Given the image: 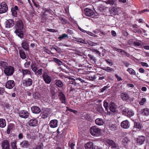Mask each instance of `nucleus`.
Here are the masks:
<instances>
[{"label": "nucleus", "instance_id": "f257e3e1", "mask_svg": "<svg viewBox=\"0 0 149 149\" xmlns=\"http://www.w3.org/2000/svg\"><path fill=\"white\" fill-rule=\"evenodd\" d=\"M15 27L16 29L15 33L20 38H23L24 34L22 30L24 29V25L22 21L19 19L17 20Z\"/></svg>", "mask_w": 149, "mask_h": 149}, {"label": "nucleus", "instance_id": "f03ea898", "mask_svg": "<svg viewBox=\"0 0 149 149\" xmlns=\"http://www.w3.org/2000/svg\"><path fill=\"white\" fill-rule=\"evenodd\" d=\"M90 130V133L93 136H96L100 135V129L96 126L91 127Z\"/></svg>", "mask_w": 149, "mask_h": 149}, {"label": "nucleus", "instance_id": "7ed1b4c3", "mask_svg": "<svg viewBox=\"0 0 149 149\" xmlns=\"http://www.w3.org/2000/svg\"><path fill=\"white\" fill-rule=\"evenodd\" d=\"M15 71L14 67L12 66H8L4 70V72L5 74L7 76L12 75Z\"/></svg>", "mask_w": 149, "mask_h": 149}, {"label": "nucleus", "instance_id": "20e7f679", "mask_svg": "<svg viewBox=\"0 0 149 149\" xmlns=\"http://www.w3.org/2000/svg\"><path fill=\"white\" fill-rule=\"evenodd\" d=\"M42 77L44 81L47 84H50L52 81V77L47 73H44L42 75Z\"/></svg>", "mask_w": 149, "mask_h": 149}, {"label": "nucleus", "instance_id": "39448f33", "mask_svg": "<svg viewBox=\"0 0 149 149\" xmlns=\"http://www.w3.org/2000/svg\"><path fill=\"white\" fill-rule=\"evenodd\" d=\"M8 10V6L6 2H2L0 5V14L5 13Z\"/></svg>", "mask_w": 149, "mask_h": 149}, {"label": "nucleus", "instance_id": "423d86ee", "mask_svg": "<svg viewBox=\"0 0 149 149\" xmlns=\"http://www.w3.org/2000/svg\"><path fill=\"white\" fill-rule=\"evenodd\" d=\"M51 13V10L49 9H46L45 11L43 13L41 17V19L43 20V22H45L47 19L48 14H50Z\"/></svg>", "mask_w": 149, "mask_h": 149}, {"label": "nucleus", "instance_id": "0eeeda50", "mask_svg": "<svg viewBox=\"0 0 149 149\" xmlns=\"http://www.w3.org/2000/svg\"><path fill=\"white\" fill-rule=\"evenodd\" d=\"M123 115L129 117H130L134 115L133 111L127 108H125L123 111Z\"/></svg>", "mask_w": 149, "mask_h": 149}, {"label": "nucleus", "instance_id": "6e6552de", "mask_svg": "<svg viewBox=\"0 0 149 149\" xmlns=\"http://www.w3.org/2000/svg\"><path fill=\"white\" fill-rule=\"evenodd\" d=\"M145 141L146 137L143 136H138L136 139V143L139 145L144 144Z\"/></svg>", "mask_w": 149, "mask_h": 149}, {"label": "nucleus", "instance_id": "1a4fd4ad", "mask_svg": "<svg viewBox=\"0 0 149 149\" xmlns=\"http://www.w3.org/2000/svg\"><path fill=\"white\" fill-rule=\"evenodd\" d=\"M30 115V113L27 111L24 110L21 111L19 113V116L24 118H28Z\"/></svg>", "mask_w": 149, "mask_h": 149}, {"label": "nucleus", "instance_id": "9d476101", "mask_svg": "<svg viewBox=\"0 0 149 149\" xmlns=\"http://www.w3.org/2000/svg\"><path fill=\"white\" fill-rule=\"evenodd\" d=\"M134 45L135 46H141L143 47H149L148 45H146V44L143 41L139 40L137 39H134Z\"/></svg>", "mask_w": 149, "mask_h": 149}, {"label": "nucleus", "instance_id": "9b49d317", "mask_svg": "<svg viewBox=\"0 0 149 149\" xmlns=\"http://www.w3.org/2000/svg\"><path fill=\"white\" fill-rule=\"evenodd\" d=\"M23 85L26 87H29L31 86L33 84V80L31 78H28L22 81Z\"/></svg>", "mask_w": 149, "mask_h": 149}, {"label": "nucleus", "instance_id": "f8f14e48", "mask_svg": "<svg viewBox=\"0 0 149 149\" xmlns=\"http://www.w3.org/2000/svg\"><path fill=\"white\" fill-rule=\"evenodd\" d=\"M15 84L13 80H10L8 81L6 84V87L8 89H11L14 86Z\"/></svg>", "mask_w": 149, "mask_h": 149}, {"label": "nucleus", "instance_id": "ddd939ff", "mask_svg": "<svg viewBox=\"0 0 149 149\" xmlns=\"http://www.w3.org/2000/svg\"><path fill=\"white\" fill-rule=\"evenodd\" d=\"M58 97L62 103L66 104V98L65 95L62 92H61L59 93Z\"/></svg>", "mask_w": 149, "mask_h": 149}, {"label": "nucleus", "instance_id": "4468645a", "mask_svg": "<svg viewBox=\"0 0 149 149\" xmlns=\"http://www.w3.org/2000/svg\"><path fill=\"white\" fill-rule=\"evenodd\" d=\"M19 10V8L17 6L12 7L11 9V12L13 16L17 17V11Z\"/></svg>", "mask_w": 149, "mask_h": 149}, {"label": "nucleus", "instance_id": "2eb2a0df", "mask_svg": "<svg viewBox=\"0 0 149 149\" xmlns=\"http://www.w3.org/2000/svg\"><path fill=\"white\" fill-rule=\"evenodd\" d=\"M38 120L36 118H33L30 119L28 122V124L29 126L32 127L36 126L38 125Z\"/></svg>", "mask_w": 149, "mask_h": 149}, {"label": "nucleus", "instance_id": "dca6fc26", "mask_svg": "<svg viewBox=\"0 0 149 149\" xmlns=\"http://www.w3.org/2000/svg\"><path fill=\"white\" fill-rule=\"evenodd\" d=\"M3 149H10V148L8 140H4L1 143Z\"/></svg>", "mask_w": 149, "mask_h": 149}, {"label": "nucleus", "instance_id": "f3484780", "mask_svg": "<svg viewBox=\"0 0 149 149\" xmlns=\"http://www.w3.org/2000/svg\"><path fill=\"white\" fill-rule=\"evenodd\" d=\"M58 121L56 119L52 120L49 123V126L50 127L54 128L58 126Z\"/></svg>", "mask_w": 149, "mask_h": 149}, {"label": "nucleus", "instance_id": "a211bd4d", "mask_svg": "<svg viewBox=\"0 0 149 149\" xmlns=\"http://www.w3.org/2000/svg\"><path fill=\"white\" fill-rule=\"evenodd\" d=\"M6 28L12 27L14 24V21L11 19L7 20L6 22Z\"/></svg>", "mask_w": 149, "mask_h": 149}, {"label": "nucleus", "instance_id": "6ab92c4d", "mask_svg": "<svg viewBox=\"0 0 149 149\" xmlns=\"http://www.w3.org/2000/svg\"><path fill=\"white\" fill-rule=\"evenodd\" d=\"M84 12L85 15L88 16H91L94 14V12L93 10L90 9L85 8Z\"/></svg>", "mask_w": 149, "mask_h": 149}, {"label": "nucleus", "instance_id": "aec40b11", "mask_svg": "<svg viewBox=\"0 0 149 149\" xmlns=\"http://www.w3.org/2000/svg\"><path fill=\"white\" fill-rule=\"evenodd\" d=\"M32 112L34 113L38 114L41 112L40 109L37 106H33L31 108Z\"/></svg>", "mask_w": 149, "mask_h": 149}, {"label": "nucleus", "instance_id": "412c9836", "mask_svg": "<svg viewBox=\"0 0 149 149\" xmlns=\"http://www.w3.org/2000/svg\"><path fill=\"white\" fill-rule=\"evenodd\" d=\"M21 146L23 148H26L30 145L29 142L26 140H24L20 143Z\"/></svg>", "mask_w": 149, "mask_h": 149}, {"label": "nucleus", "instance_id": "4be33fe9", "mask_svg": "<svg viewBox=\"0 0 149 149\" xmlns=\"http://www.w3.org/2000/svg\"><path fill=\"white\" fill-rule=\"evenodd\" d=\"M130 123L127 120H125L122 122V127L124 129H127L129 127Z\"/></svg>", "mask_w": 149, "mask_h": 149}, {"label": "nucleus", "instance_id": "5701e85b", "mask_svg": "<svg viewBox=\"0 0 149 149\" xmlns=\"http://www.w3.org/2000/svg\"><path fill=\"white\" fill-rule=\"evenodd\" d=\"M110 110L113 112H116V106L115 104L113 102H111L109 105Z\"/></svg>", "mask_w": 149, "mask_h": 149}, {"label": "nucleus", "instance_id": "b1692460", "mask_svg": "<svg viewBox=\"0 0 149 149\" xmlns=\"http://www.w3.org/2000/svg\"><path fill=\"white\" fill-rule=\"evenodd\" d=\"M122 99L125 101H130L129 96L127 93H122Z\"/></svg>", "mask_w": 149, "mask_h": 149}, {"label": "nucleus", "instance_id": "393cba45", "mask_svg": "<svg viewBox=\"0 0 149 149\" xmlns=\"http://www.w3.org/2000/svg\"><path fill=\"white\" fill-rule=\"evenodd\" d=\"M85 147L86 149H93V144L92 142H89L85 145Z\"/></svg>", "mask_w": 149, "mask_h": 149}, {"label": "nucleus", "instance_id": "a878e982", "mask_svg": "<svg viewBox=\"0 0 149 149\" xmlns=\"http://www.w3.org/2000/svg\"><path fill=\"white\" fill-rule=\"evenodd\" d=\"M55 84L57 87L61 88L63 86V84L61 81L59 79H56L54 81Z\"/></svg>", "mask_w": 149, "mask_h": 149}, {"label": "nucleus", "instance_id": "bb28decb", "mask_svg": "<svg viewBox=\"0 0 149 149\" xmlns=\"http://www.w3.org/2000/svg\"><path fill=\"white\" fill-rule=\"evenodd\" d=\"M95 123L96 125H102L104 123L103 120L101 118H97L95 120Z\"/></svg>", "mask_w": 149, "mask_h": 149}, {"label": "nucleus", "instance_id": "cd10ccee", "mask_svg": "<svg viewBox=\"0 0 149 149\" xmlns=\"http://www.w3.org/2000/svg\"><path fill=\"white\" fill-rule=\"evenodd\" d=\"M21 72L22 73V75L23 77L27 74L31 75V73L30 70L28 69H22Z\"/></svg>", "mask_w": 149, "mask_h": 149}, {"label": "nucleus", "instance_id": "c85d7f7f", "mask_svg": "<svg viewBox=\"0 0 149 149\" xmlns=\"http://www.w3.org/2000/svg\"><path fill=\"white\" fill-rule=\"evenodd\" d=\"M141 113L143 115L148 116L149 115V109L148 108L143 109L141 110Z\"/></svg>", "mask_w": 149, "mask_h": 149}, {"label": "nucleus", "instance_id": "c756f323", "mask_svg": "<svg viewBox=\"0 0 149 149\" xmlns=\"http://www.w3.org/2000/svg\"><path fill=\"white\" fill-rule=\"evenodd\" d=\"M6 125V123L5 120L3 118L0 119V127L4 128Z\"/></svg>", "mask_w": 149, "mask_h": 149}, {"label": "nucleus", "instance_id": "7c9ffc66", "mask_svg": "<svg viewBox=\"0 0 149 149\" xmlns=\"http://www.w3.org/2000/svg\"><path fill=\"white\" fill-rule=\"evenodd\" d=\"M31 69L35 73H36L38 70L36 66V64L35 63H32L31 64Z\"/></svg>", "mask_w": 149, "mask_h": 149}, {"label": "nucleus", "instance_id": "2f4dec72", "mask_svg": "<svg viewBox=\"0 0 149 149\" xmlns=\"http://www.w3.org/2000/svg\"><path fill=\"white\" fill-rule=\"evenodd\" d=\"M76 85L82 84L83 83L85 82L84 80L82 79L78 78L75 79Z\"/></svg>", "mask_w": 149, "mask_h": 149}, {"label": "nucleus", "instance_id": "473e14b6", "mask_svg": "<svg viewBox=\"0 0 149 149\" xmlns=\"http://www.w3.org/2000/svg\"><path fill=\"white\" fill-rule=\"evenodd\" d=\"M68 79H69V81L68 82L70 84H73L75 86L77 85L75 79L71 77H68Z\"/></svg>", "mask_w": 149, "mask_h": 149}, {"label": "nucleus", "instance_id": "72a5a7b5", "mask_svg": "<svg viewBox=\"0 0 149 149\" xmlns=\"http://www.w3.org/2000/svg\"><path fill=\"white\" fill-rule=\"evenodd\" d=\"M8 64L6 62L1 61H0V67L5 69L8 66Z\"/></svg>", "mask_w": 149, "mask_h": 149}, {"label": "nucleus", "instance_id": "f704fd0d", "mask_svg": "<svg viewBox=\"0 0 149 149\" xmlns=\"http://www.w3.org/2000/svg\"><path fill=\"white\" fill-rule=\"evenodd\" d=\"M143 126L140 123L135 122L134 123V128H136L139 129L141 128Z\"/></svg>", "mask_w": 149, "mask_h": 149}, {"label": "nucleus", "instance_id": "c9c22d12", "mask_svg": "<svg viewBox=\"0 0 149 149\" xmlns=\"http://www.w3.org/2000/svg\"><path fill=\"white\" fill-rule=\"evenodd\" d=\"M16 143L17 141L16 140H14L12 141L11 143V146L12 149H17Z\"/></svg>", "mask_w": 149, "mask_h": 149}, {"label": "nucleus", "instance_id": "e433bc0d", "mask_svg": "<svg viewBox=\"0 0 149 149\" xmlns=\"http://www.w3.org/2000/svg\"><path fill=\"white\" fill-rule=\"evenodd\" d=\"M102 69L103 70L109 72H111L114 71V70L113 68H111L109 67L103 68Z\"/></svg>", "mask_w": 149, "mask_h": 149}, {"label": "nucleus", "instance_id": "4c0bfd02", "mask_svg": "<svg viewBox=\"0 0 149 149\" xmlns=\"http://www.w3.org/2000/svg\"><path fill=\"white\" fill-rule=\"evenodd\" d=\"M22 47H29V43L28 40H23L22 43Z\"/></svg>", "mask_w": 149, "mask_h": 149}, {"label": "nucleus", "instance_id": "58836bf2", "mask_svg": "<svg viewBox=\"0 0 149 149\" xmlns=\"http://www.w3.org/2000/svg\"><path fill=\"white\" fill-rule=\"evenodd\" d=\"M13 125L12 124H10L8 126L7 130V133L9 134L11 131L13 129Z\"/></svg>", "mask_w": 149, "mask_h": 149}, {"label": "nucleus", "instance_id": "ea45409f", "mask_svg": "<svg viewBox=\"0 0 149 149\" xmlns=\"http://www.w3.org/2000/svg\"><path fill=\"white\" fill-rule=\"evenodd\" d=\"M88 56L89 58L90 59L91 61L94 62L95 63H96V58L94 56L91 55L90 54H88Z\"/></svg>", "mask_w": 149, "mask_h": 149}, {"label": "nucleus", "instance_id": "a19ab883", "mask_svg": "<svg viewBox=\"0 0 149 149\" xmlns=\"http://www.w3.org/2000/svg\"><path fill=\"white\" fill-rule=\"evenodd\" d=\"M53 61L58 64L59 65H61L63 63L60 60L55 58H53Z\"/></svg>", "mask_w": 149, "mask_h": 149}, {"label": "nucleus", "instance_id": "79ce46f5", "mask_svg": "<svg viewBox=\"0 0 149 149\" xmlns=\"http://www.w3.org/2000/svg\"><path fill=\"white\" fill-rule=\"evenodd\" d=\"M129 141V140L126 137L123 139V144L125 146H126L127 145L128 142Z\"/></svg>", "mask_w": 149, "mask_h": 149}, {"label": "nucleus", "instance_id": "37998d69", "mask_svg": "<svg viewBox=\"0 0 149 149\" xmlns=\"http://www.w3.org/2000/svg\"><path fill=\"white\" fill-rule=\"evenodd\" d=\"M19 54L21 58L24 59L26 57L25 53L23 51L20 50L19 51Z\"/></svg>", "mask_w": 149, "mask_h": 149}, {"label": "nucleus", "instance_id": "c03bdc74", "mask_svg": "<svg viewBox=\"0 0 149 149\" xmlns=\"http://www.w3.org/2000/svg\"><path fill=\"white\" fill-rule=\"evenodd\" d=\"M68 34H63L61 36H60L58 38V39L59 40H62L65 38H68Z\"/></svg>", "mask_w": 149, "mask_h": 149}, {"label": "nucleus", "instance_id": "a18cd8bd", "mask_svg": "<svg viewBox=\"0 0 149 149\" xmlns=\"http://www.w3.org/2000/svg\"><path fill=\"white\" fill-rule=\"evenodd\" d=\"M127 71H128L131 74L134 75L136 74L135 71L132 68H128Z\"/></svg>", "mask_w": 149, "mask_h": 149}, {"label": "nucleus", "instance_id": "49530a36", "mask_svg": "<svg viewBox=\"0 0 149 149\" xmlns=\"http://www.w3.org/2000/svg\"><path fill=\"white\" fill-rule=\"evenodd\" d=\"M133 32L135 33H139L141 32L140 29L138 27L135 28L133 29Z\"/></svg>", "mask_w": 149, "mask_h": 149}, {"label": "nucleus", "instance_id": "de8ad7c7", "mask_svg": "<svg viewBox=\"0 0 149 149\" xmlns=\"http://www.w3.org/2000/svg\"><path fill=\"white\" fill-rule=\"evenodd\" d=\"M49 115V114L47 112H44L42 115L41 118L43 119H45Z\"/></svg>", "mask_w": 149, "mask_h": 149}, {"label": "nucleus", "instance_id": "09e8293b", "mask_svg": "<svg viewBox=\"0 0 149 149\" xmlns=\"http://www.w3.org/2000/svg\"><path fill=\"white\" fill-rule=\"evenodd\" d=\"M6 92L5 91V88L0 87V95H3Z\"/></svg>", "mask_w": 149, "mask_h": 149}, {"label": "nucleus", "instance_id": "8fccbe9b", "mask_svg": "<svg viewBox=\"0 0 149 149\" xmlns=\"http://www.w3.org/2000/svg\"><path fill=\"white\" fill-rule=\"evenodd\" d=\"M32 1L34 6L38 9H39L40 8V5H39L38 3V2H36L34 0H32Z\"/></svg>", "mask_w": 149, "mask_h": 149}, {"label": "nucleus", "instance_id": "3c124183", "mask_svg": "<svg viewBox=\"0 0 149 149\" xmlns=\"http://www.w3.org/2000/svg\"><path fill=\"white\" fill-rule=\"evenodd\" d=\"M134 40L130 39L128 40L127 43L130 45H134Z\"/></svg>", "mask_w": 149, "mask_h": 149}, {"label": "nucleus", "instance_id": "603ef678", "mask_svg": "<svg viewBox=\"0 0 149 149\" xmlns=\"http://www.w3.org/2000/svg\"><path fill=\"white\" fill-rule=\"evenodd\" d=\"M66 111H69L71 112H73L74 113H76L77 112V111L75 110H73L72 109H70L68 107H66Z\"/></svg>", "mask_w": 149, "mask_h": 149}, {"label": "nucleus", "instance_id": "864d4df0", "mask_svg": "<svg viewBox=\"0 0 149 149\" xmlns=\"http://www.w3.org/2000/svg\"><path fill=\"white\" fill-rule=\"evenodd\" d=\"M146 101V99L144 98H143L141 99V101L139 102V103L140 105H143Z\"/></svg>", "mask_w": 149, "mask_h": 149}, {"label": "nucleus", "instance_id": "5fc2aeb1", "mask_svg": "<svg viewBox=\"0 0 149 149\" xmlns=\"http://www.w3.org/2000/svg\"><path fill=\"white\" fill-rule=\"evenodd\" d=\"M108 103L106 102H104V107L106 110L108 111Z\"/></svg>", "mask_w": 149, "mask_h": 149}, {"label": "nucleus", "instance_id": "6e6d98bb", "mask_svg": "<svg viewBox=\"0 0 149 149\" xmlns=\"http://www.w3.org/2000/svg\"><path fill=\"white\" fill-rule=\"evenodd\" d=\"M30 63L31 62L30 61L26 62L24 65V67L26 68H29Z\"/></svg>", "mask_w": 149, "mask_h": 149}, {"label": "nucleus", "instance_id": "4d7b16f0", "mask_svg": "<svg viewBox=\"0 0 149 149\" xmlns=\"http://www.w3.org/2000/svg\"><path fill=\"white\" fill-rule=\"evenodd\" d=\"M42 69H40L38 70L36 72V73H37L38 75H40L42 74Z\"/></svg>", "mask_w": 149, "mask_h": 149}, {"label": "nucleus", "instance_id": "13d9d810", "mask_svg": "<svg viewBox=\"0 0 149 149\" xmlns=\"http://www.w3.org/2000/svg\"><path fill=\"white\" fill-rule=\"evenodd\" d=\"M110 86H109V84L107 85V86H104L103 88L101 90V92H103L104 91L106 90L107 88H108Z\"/></svg>", "mask_w": 149, "mask_h": 149}, {"label": "nucleus", "instance_id": "bf43d9fd", "mask_svg": "<svg viewBox=\"0 0 149 149\" xmlns=\"http://www.w3.org/2000/svg\"><path fill=\"white\" fill-rule=\"evenodd\" d=\"M105 61L106 62L109 64V65L111 66L113 65V63L112 62V61L109 59L106 60Z\"/></svg>", "mask_w": 149, "mask_h": 149}, {"label": "nucleus", "instance_id": "052dcab7", "mask_svg": "<svg viewBox=\"0 0 149 149\" xmlns=\"http://www.w3.org/2000/svg\"><path fill=\"white\" fill-rule=\"evenodd\" d=\"M122 54L123 55H125L127 57H129L130 56V54L129 53L125 52L124 51H122Z\"/></svg>", "mask_w": 149, "mask_h": 149}, {"label": "nucleus", "instance_id": "680f3d73", "mask_svg": "<svg viewBox=\"0 0 149 149\" xmlns=\"http://www.w3.org/2000/svg\"><path fill=\"white\" fill-rule=\"evenodd\" d=\"M38 93L37 92L34 93L33 94V97L35 99H37L38 97Z\"/></svg>", "mask_w": 149, "mask_h": 149}, {"label": "nucleus", "instance_id": "e2e57ef3", "mask_svg": "<svg viewBox=\"0 0 149 149\" xmlns=\"http://www.w3.org/2000/svg\"><path fill=\"white\" fill-rule=\"evenodd\" d=\"M116 126L115 125L113 124H112L110 125L109 126V128L110 130H114L116 128Z\"/></svg>", "mask_w": 149, "mask_h": 149}, {"label": "nucleus", "instance_id": "0e129e2a", "mask_svg": "<svg viewBox=\"0 0 149 149\" xmlns=\"http://www.w3.org/2000/svg\"><path fill=\"white\" fill-rule=\"evenodd\" d=\"M141 64L143 66H145L146 67H148V64L145 62H141Z\"/></svg>", "mask_w": 149, "mask_h": 149}, {"label": "nucleus", "instance_id": "69168bd1", "mask_svg": "<svg viewBox=\"0 0 149 149\" xmlns=\"http://www.w3.org/2000/svg\"><path fill=\"white\" fill-rule=\"evenodd\" d=\"M78 41L79 42H80L81 43H83L84 44L86 43V41L84 40H83L82 39H79V40H78Z\"/></svg>", "mask_w": 149, "mask_h": 149}, {"label": "nucleus", "instance_id": "338daca9", "mask_svg": "<svg viewBox=\"0 0 149 149\" xmlns=\"http://www.w3.org/2000/svg\"><path fill=\"white\" fill-rule=\"evenodd\" d=\"M23 136L22 133H20L18 135V138L19 139H22L23 138Z\"/></svg>", "mask_w": 149, "mask_h": 149}, {"label": "nucleus", "instance_id": "774afa93", "mask_svg": "<svg viewBox=\"0 0 149 149\" xmlns=\"http://www.w3.org/2000/svg\"><path fill=\"white\" fill-rule=\"evenodd\" d=\"M69 145V147L71 149H74V144L73 143H71Z\"/></svg>", "mask_w": 149, "mask_h": 149}]
</instances>
